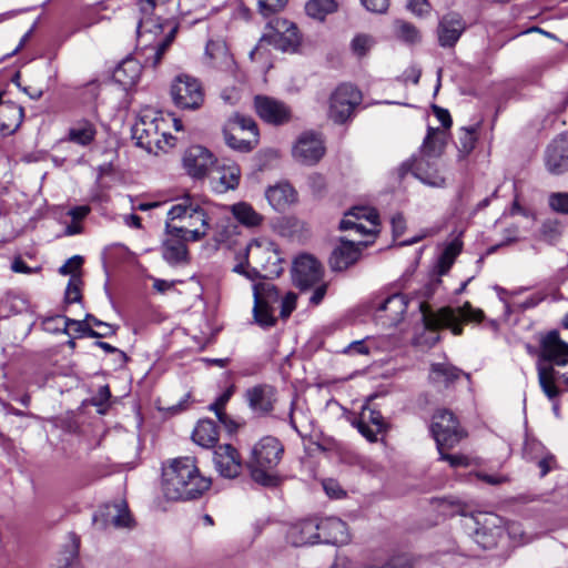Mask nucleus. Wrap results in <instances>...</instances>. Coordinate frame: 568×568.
I'll use <instances>...</instances> for the list:
<instances>
[{
	"instance_id": "nucleus-27",
	"label": "nucleus",
	"mask_w": 568,
	"mask_h": 568,
	"mask_svg": "<svg viewBox=\"0 0 568 568\" xmlns=\"http://www.w3.org/2000/svg\"><path fill=\"white\" fill-rule=\"evenodd\" d=\"M23 108L13 103L6 102L0 106V133L9 135L14 133L23 121Z\"/></svg>"
},
{
	"instance_id": "nucleus-32",
	"label": "nucleus",
	"mask_w": 568,
	"mask_h": 568,
	"mask_svg": "<svg viewBox=\"0 0 568 568\" xmlns=\"http://www.w3.org/2000/svg\"><path fill=\"white\" fill-rule=\"evenodd\" d=\"M187 240L183 236L170 235L163 243V258L170 264H178L187 260Z\"/></svg>"
},
{
	"instance_id": "nucleus-60",
	"label": "nucleus",
	"mask_w": 568,
	"mask_h": 568,
	"mask_svg": "<svg viewBox=\"0 0 568 568\" xmlns=\"http://www.w3.org/2000/svg\"><path fill=\"white\" fill-rule=\"evenodd\" d=\"M343 352L347 355H368L369 348L364 341H355L347 345Z\"/></svg>"
},
{
	"instance_id": "nucleus-20",
	"label": "nucleus",
	"mask_w": 568,
	"mask_h": 568,
	"mask_svg": "<svg viewBox=\"0 0 568 568\" xmlns=\"http://www.w3.org/2000/svg\"><path fill=\"white\" fill-rule=\"evenodd\" d=\"M203 59L206 65L220 70L230 69L233 64V58L222 37L209 39Z\"/></svg>"
},
{
	"instance_id": "nucleus-48",
	"label": "nucleus",
	"mask_w": 568,
	"mask_h": 568,
	"mask_svg": "<svg viewBox=\"0 0 568 568\" xmlns=\"http://www.w3.org/2000/svg\"><path fill=\"white\" fill-rule=\"evenodd\" d=\"M373 45V39L366 34H358L352 41V49L358 57L365 55Z\"/></svg>"
},
{
	"instance_id": "nucleus-54",
	"label": "nucleus",
	"mask_w": 568,
	"mask_h": 568,
	"mask_svg": "<svg viewBox=\"0 0 568 568\" xmlns=\"http://www.w3.org/2000/svg\"><path fill=\"white\" fill-rule=\"evenodd\" d=\"M296 300L297 296L293 292H288L283 298H280L282 318H287L292 314L296 307Z\"/></svg>"
},
{
	"instance_id": "nucleus-59",
	"label": "nucleus",
	"mask_w": 568,
	"mask_h": 568,
	"mask_svg": "<svg viewBox=\"0 0 568 568\" xmlns=\"http://www.w3.org/2000/svg\"><path fill=\"white\" fill-rule=\"evenodd\" d=\"M323 488L327 496L331 498H341L345 495V491L341 487V485L334 479H327L323 481Z\"/></svg>"
},
{
	"instance_id": "nucleus-41",
	"label": "nucleus",
	"mask_w": 568,
	"mask_h": 568,
	"mask_svg": "<svg viewBox=\"0 0 568 568\" xmlns=\"http://www.w3.org/2000/svg\"><path fill=\"white\" fill-rule=\"evenodd\" d=\"M106 516L114 527L124 528L131 526L132 518L125 504H118L112 508L106 507Z\"/></svg>"
},
{
	"instance_id": "nucleus-38",
	"label": "nucleus",
	"mask_w": 568,
	"mask_h": 568,
	"mask_svg": "<svg viewBox=\"0 0 568 568\" xmlns=\"http://www.w3.org/2000/svg\"><path fill=\"white\" fill-rule=\"evenodd\" d=\"M224 129L235 131L237 133H245L248 136H253L255 133L257 140H260L257 124L251 116L234 114L232 118L229 119Z\"/></svg>"
},
{
	"instance_id": "nucleus-44",
	"label": "nucleus",
	"mask_w": 568,
	"mask_h": 568,
	"mask_svg": "<svg viewBox=\"0 0 568 568\" xmlns=\"http://www.w3.org/2000/svg\"><path fill=\"white\" fill-rule=\"evenodd\" d=\"M397 37L405 42L416 43L420 40L419 30L412 23L398 20L395 23Z\"/></svg>"
},
{
	"instance_id": "nucleus-14",
	"label": "nucleus",
	"mask_w": 568,
	"mask_h": 568,
	"mask_svg": "<svg viewBox=\"0 0 568 568\" xmlns=\"http://www.w3.org/2000/svg\"><path fill=\"white\" fill-rule=\"evenodd\" d=\"M325 154V145L322 138L313 132L303 133L293 149L294 158L306 165L316 164Z\"/></svg>"
},
{
	"instance_id": "nucleus-18",
	"label": "nucleus",
	"mask_w": 568,
	"mask_h": 568,
	"mask_svg": "<svg viewBox=\"0 0 568 568\" xmlns=\"http://www.w3.org/2000/svg\"><path fill=\"white\" fill-rule=\"evenodd\" d=\"M213 154L202 145L190 146L183 156V166L193 178H203L213 166Z\"/></svg>"
},
{
	"instance_id": "nucleus-40",
	"label": "nucleus",
	"mask_w": 568,
	"mask_h": 568,
	"mask_svg": "<svg viewBox=\"0 0 568 568\" xmlns=\"http://www.w3.org/2000/svg\"><path fill=\"white\" fill-rule=\"evenodd\" d=\"M336 8L335 0H310L305 6L306 13L318 20H323L326 14L334 12Z\"/></svg>"
},
{
	"instance_id": "nucleus-29",
	"label": "nucleus",
	"mask_w": 568,
	"mask_h": 568,
	"mask_svg": "<svg viewBox=\"0 0 568 568\" xmlns=\"http://www.w3.org/2000/svg\"><path fill=\"white\" fill-rule=\"evenodd\" d=\"M142 71L141 63L134 58L124 59L114 70L113 78L124 88L134 85Z\"/></svg>"
},
{
	"instance_id": "nucleus-56",
	"label": "nucleus",
	"mask_w": 568,
	"mask_h": 568,
	"mask_svg": "<svg viewBox=\"0 0 568 568\" xmlns=\"http://www.w3.org/2000/svg\"><path fill=\"white\" fill-rule=\"evenodd\" d=\"M507 532L509 538H511L517 544H525L529 541V538L526 537L521 525L519 523H510L507 526Z\"/></svg>"
},
{
	"instance_id": "nucleus-3",
	"label": "nucleus",
	"mask_w": 568,
	"mask_h": 568,
	"mask_svg": "<svg viewBox=\"0 0 568 568\" xmlns=\"http://www.w3.org/2000/svg\"><path fill=\"white\" fill-rule=\"evenodd\" d=\"M284 455V446L274 436L262 437L252 448L247 462L252 479L265 487H275L281 478L277 474V466Z\"/></svg>"
},
{
	"instance_id": "nucleus-16",
	"label": "nucleus",
	"mask_w": 568,
	"mask_h": 568,
	"mask_svg": "<svg viewBox=\"0 0 568 568\" xmlns=\"http://www.w3.org/2000/svg\"><path fill=\"white\" fill-rule=\"evenodd\" d=\"M213 463L216 471L224 478H235L242 469L240 453L230 444L220 445L214 450Z\"/></svg>"
},
{
	"instance_id": "nucleus-13",
	"label": "nucleus",
	"mask_w": 568,
	"mask_h": 568,
	"mask_svg": "<svg viewBox=\"0 0 568 568\" xmlns=\"http://www.w3.org/2000/svg\"><path fill=\"white\" fill-rule=\"evenodd\" d=\"M323 270L321 263L312 255L303 254L295 258L292 267L294 284L301 290H307L318 283Z\"/></svg>"
},
{
	"instance_id": "nucleus-9",
	"label": "nucleus",
	"mask_w": 568,
	"mask_h": 568,
	"mask_svg": "<svg viewBox=\"0 0 568 568\" xmlns=\"http://www.w3.org/2000/svg\"><path fill=\"white\" fill-rule=\"evenodd\" d=\"M362 101L363 95L357 88L342 83L329 95L328 118L337 124H344L352 120Z\"/></svg>"
},
{
	"instance_id": "nucleus-39",
	"label": "nucleus",
	"mask_w": 568,
	"mask_h": 568,
	"mask_svg": "<svg viewBox=\"0 0 568 568\" xmlns=\"http://www.w3.org/2000/svg\"><path fill=\"white\" fill-rule=\"evenodd\" d=\"M462 248L463 242L459 239L453 240L445 246L444 251L442 252L438 258L439 274L444 275L449 271L456 257L460 254Z\"/></svg>"
},
{
	"instance_id": "nucleus-19",
	"label": "nucleus",
	"mask_w": 568,
	"mask_h": 568,
	"mask_svg": "<svg viewBox=\"0 0 568 568\" xmlns=\"http://www.w3.org/2000/svg\"><path fill=\"white\" fill-rule=\"evenodd\" d=\"M465 22L460 14L449 12L442 17L437 27L438 43L443 48H452L465 31Z\"/></svg>"
},
{
	"instance_id": "nucleus-37",
	"label": "nucleus",
	"mask_w": 568,
	"mask_h": 568,
	"mask_svg": "<svg viewBox=\"0 0 568 568\" xmlns=\"http://www.w3.org/2000/svg\"><path fill=\"white\" fill-rule=\"evenodd\" d=\"M231 212L242 225L247 227L258 226L263 221V216L245 202L233 204Z\"/></svg>"
},
{
	"instance_id": "nucleus-25",
	"label": "nucleus",
	"mask_w": 568,
	"mask_h": 568,
	"mask_svg": "<svg viewBox=\"0 0 568 568\" xmlns=\"http://www.w3.org/2000/svg\"><path fill=\"white\" fill-rule=\"evenodd\" d=\"M246 399L253 410L267 414L273 410L276 400L275 388L266 384L256 385L246 390Z\"/></svg>"
},
{
	"instance_id": "nucleus-4",
	"label": "nucleus",
	"mask_w": 568,
	"mask_h": 568,
	"mask_svg": "<svg viewBox=\"0 0 568 568\" xmlns=\"http://www.w3.org/2000/svg\"><path fill=\"white\" fill-rule=\"evenodd\" d=\"M168 215L172 221L183 220L186 222L182 226L166 223L165 229L169 235L183 236L185 240L196 242L206 236L210 230L209 209L194 202L190 196L183 197L181 203L174 204Z\"/></svg>"
},
{
	"instance_id": "nucleus-52",
	"label": "nucleus",
	"mask_w": 568,
	"mask_h": 568,
	"mask_svg": "<svg viewBox=\"0 0 568 568\" xmlns=\"http://www.w3.org/2000/svg\"><path fill=\"white\" fill-rule=\"evenodd\" d=\"M82 264L83 257L80 255H74L59 267V273L61 275H77L75 273L81 268Z\"/></svg>"
},
{
	"instance_id": "nucleus-28",
	"label": "nucleus",
	"mask_w": 568,
	"mask_h": 568,
	"mask_svg": "<svg viewBox=\"0 0 568 568\" xmlns=\"http://www.w3.org/2000/svg\"><path fill=\"white\" fill-rule=\"evenodd\" d=\"M266 199L276 211H284L288 205L296 202L297 193L288 183H278L266 190Z\"/></svg>"
},
{
	"instance_id": "nucleus-61",
	"label": "nucleus",
	"mask_w": 568,
	"mask_h": 568,
	"mask_svg": "<svg viewBox=\"0 0 568 568\" xmlns=\"http://www.w3.org/2000/svg\"><path fill=\"white\" fill-rule=\"evenodd\" d=\"M287 31H291L288 37H283L281 34H277L280 37L281 41H286L285 44H281V48L283 50L294 49L300 42L297 34H296L295 26H292L290 29H287Z\"/></svg>"
},
{
	"instance_id": "nucleus-6",
	"label": "nucleus",
	"mask_w": 568,
	"mask_h": 568,
	"mask_svg": "<svg viewBox=\"0 0 568 568\" xmlns=\"http://www.w3.org/2000/svg\"><path fill=\"white\" fill-rule=\"evenodd\" d=\"M445 141L438 129L428 128L427 135L420 148V156L414 161L413 174L423 183L442 187L445 185V179L436 168L437 160L444 152Z\"/></svg>"
},
{
	"instance_id": "nucleus-34",
	"label": "nucleus",
	"mask_w": 568,
	"mask_h": 568,
	"mask_svg": "<svg viewBox=\"0 0 568 568\" xmlns=\"http://www.w3.org/2000/svg\"><path fill=\"white\" fill-rule=\"evenodd\" d=\"M95 134L97 130L90 121L80 120L69 129L68 141L87 146L94 140Z\"/></svg>"
},
{
	"instance_id": "nucleus-26",
	"label": "nucleus",
	"mask_w": 568,
	"mask_h": 568,
	"mask_svg": "<svg viewBox=\"0 0 568 568\" xmlns=\"http://www.w3.org/2000/svg\"><path fill=\"white\" fill-rule=\"evenodd\" d=\"M462 371L449 363H433L429 368L428 381L436 387L447 388L459 379Z\"/></svg>"
},
{
	"instance_id": "nucleus-22",
	"label": "nucleus",
	"mask_w": 568,
	"mask_h": 568,
	"mask_svg": "<svg viewBox=\"0 0 568 568\" xmlns=\"http://www.w3.org/2000/svg\"><path fill=\"white\" fill-rule=\"evenodd\" d=\"M318 540L332 545H343L349 539L346 524L336 517H329L317 521Z\"/></svg>"
},
{
	"instance_id": "nucleus-45",
	"label": "nucleus",
	"mask_w": 568,
	"mask_h": 568,
	"mask_svg": "<svg viewBox=\"0 0 568 568\" xmlns=\"http://www.w3.org/2000/svg\"><path fill=\"white\" fill-rule=\"evenodd\" d=\"M81 284L82 281L79 275H72L70 277L64 295V302L67 304L78 303L81 301Z\"/></svg>"
},
{
	"instance_id": "nucleus-23",
	"label": "nucleus",
	"mask_w": 568,
	"mask_h": 568,
	"mask_svg": "<svg viewBox=\"0 0 568 568\" xmlns=\"http://www.w3.org/2000/svg\"><path fill=\"white\" fill-rule=\"evenodd\" d=\"M358 244H362V242ZM359 256V245H356L353 241L342 239L339 245L331 254L329 265L333 271H345L355 264Z\"/></svg>"
},
{
	"instance_id": "nucleus-15",
	"label": "nucleus",
	"mask_w": 568,
	"mask_h": 568,
	"mask_svg": "<svg viewBox=\"0 0 568 568\" xmlns=\"http://www.w3.org/2000/svg\"><path fill=\"white\" fill-rule=\"evenodd\" d=\"M545 165L551 174L568 171V132L554 139L545 151Z\"/></svg>"
},
{
	"instance_id": "nucleus-10",
	"label": "nucleus",
	"mask_w": 568,
	"mask_h": 568,
	"mask_svg": "<svg viewBox=\"0 0 568 568\" xmlns=\"http://www.w3.org/2000/svg\"><path fill=\"white\" fill-rule=\"evenodd\" d=\"M171 97L176 108L197 110L204 102V90L196 78L180 74L171 84Z\"/></svg>"
},
{
	"instance_id": "nucleus-31",
	"label": "nucleus",
	"mask_w": 568,
	"mask_h": 568,
	"mask_svg": "<svg viewBox=\"0 0 568 568\" xmlns=\"http://www.w3.org/2000/svg\"><path fill=\"white\" fill-rule=\"evenodd\" d=\"M192 438L202 447H214L219 440L216 424L211 419H201L193 430Z\"/></svg>"
},
{
	"instance_id": "nucleus-64",
	"label": "nucleus",
	"mask_w": 568,
	"mask_h": 568,
	"mask_svg": "<svg viewBox=\"0 0 568 568\" xmlns=\"http://www.w3.org/2000/svg\"><path fill=\"white\" fill-rule=\"evenodd\" d=\"M11 268L16 273H23V274H31V273L40 271V267H36V268L29 267L27 265V263L20 257L16 258L12 262Z\"/></svg>"
},
{
	"instance_id": "nucleus-35",
	"label": "nucleus",
	"mask_w": 568,
	"mask_h": 568,
	"mask_svg": "<svg viewBox=\"0 0 568 568\" xmlns=\"http://www.w3.org/2000/svg\"><path fill=\"white\" fill-rule=\"evenodd\" d=\"M225 143L233 150L247 153L255 149L258 144L256 134L248 136L245 133H237L235 131L223 129Z\"/></svg>"
},
{
	"instance_id": "nucleus-12",
	"label": "nucleus",
	"mask_w": 568,
	"mask_h": 568,
	"mask_svg": "<svg viewBox=\"0 0 568 568\" xmlns=\"http://www.w3.org/2000/svg\"><path fill=\"white\" fill-rule=\"evenodd\" d=\"M254 110L262 121L271 125H284L292 120L291 106L273 97L255 95Z\"/></svg>"
},
{
	"instance_id": "nucleus-51",
	"label": "nucleus",
	"mask_w": 568,
	"mask_h": 568,
	"mask_svg": "<svg viewBox=\"0 0 568 568\" xmlns=\"http://www.w3.org/2000/svg\"><path fill=\"white\" fill-rule=\"evenodd\" d=\"M462 135L459 136V143L462 145V150L465 153H469L476 143V129L475 128H463Z\"/></svg>"
},
{
	"instance_id": "nucleus-46",
	"label": "nucleus",
	"mask_w": 568,
	"mask_h": 568,
	"mask_svg": "<svg viewBox=\"0 0 568 568\" xmlns=\"http://www.w3.org/2000/svg\"><path fill=\"white\" fill-rule=\"evenodd\" d=\"M550 209L560 214H568V192H555L549 195Z\"/></svg>"
},
{
	"instance_id": "nucleus-1",
	"label": "nucleus",
	"mask_w": 568,
	"mask_h": 568,
	"mask_svg": "<svg viewBox=\"0 0 568 568\" xmlns=\"http://www.w3.org/2000/svg\"><path fill=\"white\" fill-rule=\"evenodd\" d=\"M537 372L540 388L550 400L559 396L560 381L568 385V343L557 331L549 332L541 339Z\"/></svg>"
},
{
	"instance_id": "nucleus-30",
	"label": "nucleus",
	"mask_w": 568,
	"mask_h": 568,
	"mask_svg": "<svg viewBox=\"0 0 568 568\" xmlns=\"http://www.w3.org/2000/svg\"><path fill=\"white\" fill-rule=\"evenodd\" d=\"M176 30V27L171 28L169 33L162 39L158 40L154 44L145 47V65L156 68L160 64L163 55L175 38Z\"/></svg>"
},
{
	"instance_id": "nucleus-33",
	"label": "nucleus",
	"mask_w": 568,
	"mask_h": 568,
	"mask_svg": "<svg viewBox=\"0 0 568 568\" xmlns=\"http://www.w3.org/2000/svg\"><path fill=\"white\" fill-rule=\"evenodd\" d=\"M253 296L256 313L265 305L273 306L280 302V294L274 284L270 282H260L253 286Z\"/></svg>"
},
{
	"instance_id": "nucleus-63",
	"label": "nucleus",
	"mask_w": 568,
	"mask_h": 568,
	"mask_svg": "<svg viewBox=\"0 0 568 568\" xmlns=\"http://www.w3.org/2000/svg\"><path fill=\"white\" fill-rule=\"evenodd\" d=\"M541 234L549 242H554L559 237V232L557 230V225L555 223H544L541 226Z\"/></svg>"
},
{
	"instance_id": "nucleus-55",
	"label": "nucleus",
	"mask_w": 568,
	"mask_h": 568,
	"mask_svg": "<svg viewBox=\"0 0 568 568\" xmlns=\"http://www.w3.org/2000/svg\"><path fill=\"white\" fill-rule=\"evenodd\" d=\"M443 450H438L439 459L447 462L452 467H467L469 459L465 455H450Z\"/></svg>"
},
{
	"instance_id": "nucleus-21",
	"label": "nucleus",
	"mask_w": 568,
	"mask_h": 568,
	"mask_svg": "<svg viewBox=\"0 0 568 568\" xmlns=\"http://www.w3.org/2000/svg\"><path fill=\"white\" fill-rule=\"evenodd\" d=\"M241 178L240 166L235 163L219 164L211 169V183L212 187L223 193L229 190L237 187Z\"/></svg>"
},
{
	"instance_id": "nucleus-62",
	"label": "nucleus",
	"mask_w": 568,
	"mask_h": 568,
	"mask_svg": "<svg viewBox=\"0 0 568 568\" xmlns=\"http://www.w3.org/2000/svg\"><path fill=\"white\" fill-rule=\"evenodd\" d=\"M433 111L444 128H450L453 121L449 112L446 109H443L438 105H433Z\"/></svg>"
},
{
	"instance_id": "nucleus-49",
	"label": "nucleus",
	"mask_w": 568,
	"mask_h": 568,
	"mask_svg": "<svg viewBox=\"0 0 568 568\" xmlns=\"http://www.w3.org/2000/svg\"><path fill=\"white\" fill-rule=\"evenodd\" d=\"M288 0H258L260 11L263 16L268 17L282 10Z\"/></svg>"
},
{
	"instance_id": "nucleus-53",
	"label": "nucleus",
	"mask_w": 568,
	"mask_h": 568,
	"mask_svg": "<svg viewBox=\"0 0 568 568\" xmlns=\"http://www.w3.org/2000/svg\"><path fill=\"white\" fill-rule=\"evenodd\" d=\"M363 568H413L410 559L406 556H395L390 558L383 566L367 565Z\"/></svg>"
},
{
	"instance_id": "nucleus-47",
	"label": "nucleus",
	"mask_w": 568,
	"mask_h": 568,
	"mask_svg": "<svg viewBox=\"0 0 568 568\" xmlns=\"http://www.w3.org/2000/svg\"><path fill=\"white\" fill-rule=\"evenodd\" d=\"M253 316L255 322L262 327H271L276 323V317L273 314V306L270 305H265V307H262L258 313H256L254 305Z\"/></svg>"
},
{
	"instance_id": "nucleus-8",
	"label": "nucleus",
	"mask_w": 568,
	"mask_h": 568,
	"mask_svg": "<svg viewBox=\"0 0 568 568\" xmlns=\"http://www.w3.org/2000/svg\"><path fill=\"white\" fill-rule=\"evenodd\" d=\"M429 430L438 450L452 449L467 436L456 415L447 408H437L434 412Z\"/></svg>"
},
{
	"instance_id": "nucleus-2",
	"label": "nucleus",
	"mask_w": 568,
	"mask_h": 568,
	"mask_svg": "<svg viewBox=\"0 0 568 568\" xmlns=\"http://www.w3.org/2000/svg\"><path fill=\"white\" fill-rule=\"evenodd\" d=\"M212 485L201 475L193 457H179L163 468L162 489L169 500H189L202 496Z\"/></svg>"
},
{
	"instance_id": "nucleus-36",
	"label": "nucleus",
	"mask_w": 568,
	"mask_h": 568,
	"mask_svg": "<svg viewBox=\"0 0 568 568\" xmlns=\"http://www.w3.org/2000/svg\"><path fill=\"white\" fill-rule=\"evenodd\" d=\"M407 300L403 294H393L388 296L378 307V311H385L389 313V320L393 323L402 321L404 314L407 311Z\"/></svg>"
},
{
	"instance_id": "nucleus-17",
	"label": "nucleus",
	"mask_w": 568,
	"mask_h": 568,
	"mask_svg": "<svg viewBox=\"0 0 568 568\" xmlns=\"http://www.w3.org/2000/svg\"><path fill=\"white\" fill-rule=\"evenodd\" d=\"M352 424L369 442H376L377 435L387 428L381 412L369 404L363 406L359 417L353 420Z\"/></svg>"
},
{
	"instance_id": "nucleus-42",
	"label": "nucleus",
	"mask_w": 568,
	"mask_h": 568,
	"mask_svg": "<svg viewBox=\"0 0 568 568\" xmlns=\"http://www.w3.org/2000/svg\"><path fill=\"white\" fill-rule=\"evenodd\" d=\"M500 523V518L495 515H488L485 518V524L477 528L475 531V540L477 544L481 545L483 548H490L496 544L495 536L491 534L490 536L486 535L487 524L491 525L494 528H498V524Z\"/></svg>"
},
{
	"instance_id": "nucleus-50",
	"label": "nucleus",
	"mask_w": 568,
	"mask_h": 568,
	"mask_svg": "<svg viewBox=\"0 0 568 568\" xmlns=\"http://www.w3.org/2000/svg\"><path fill=\"white\" fill-rule=\"evenodd\" d=\"M406 8L417 17H426L430 13L432 4L428 0H407Z\"/></svg>"
},
{
	"instance_id": "nucleus-24",
	"label": "nucleus",
	"mask_w": 568,
	"mask_h": 568,
	"mask_svg": "<svg viewBox=\"0 0 568 568\" xmlns=\"http://www.w3.org/2000/svg\"><path fill=\"white\" fill-rule=\"evenodd\" d=\"M316 519H305L293 525L287 531L288 541L295 547L314 545L318 540Z\"/></svg>"
},
{
	"instance_id": "nucleus-43",
	"label": "nucleus",
	"mask_w": 568,
	"mask_h": 568,
	"mask_svg": "<svg viewBox=\"0 0 568 568\" xmlns=\"http://www.w3.org/2000/svg\"><path fill=\"white\" fill-rule=\"evenodd\" d=\"M57 320H62L64 322V333H68L69 328H73L80 335H85L92 338H99L98 331H94L91 327L90 321L87 320V317L83 321H78L69 318L67 316H57Z\"/></svg>"
},
{
	"instance_id": "nucleus-57",
	"label": "nucleus",
	"mask_w": 568,
	"mask_h": 568,
	"mask_svg": "<svg viewBox=\"0 0 568 568\" xmlns=\"http://www.w3.org/2000/svg\"><path fill=\"white\" fill-rule=\"evenodd\" d=\"M87 320L90 321V325L92 324V325H94L97 327H101L103 329L102 332H98L99 337H108V336L115 335V327L113 325L102 322L91 314H87Z\"/></svg>"
},
{
	"instance_id": "nucleus-11",
	"label": "nucleus",
	"mask_w": 568,
	"mask_h": 568,
	"mask_svg": "<svg viewBox=\"0 0 568 568\" xmlns=\"http://www.w3.org/2000/svg\"><path fill=\"white\" fill-rule=\"evenodd\" d=\"M378 213L375 209L359 206L345 214L339 223L342 231H355L359 236H372L378 231Z\"/></svg>"
},
{
	"instance_id": "nucleus-5",
	"label": "nucleus",
	"mask_w": 568,
	"mask_h": 568,
	"mask_svg": "<svg viewBox=\"0 0 568 568\" xmlns=\"http://www.w3.org/2000/svg\"><path fill=\"white\" fill-rule=\"evenodd\" d=\"M419 311L424 326L427 329L436 331L447 327L450 328L454 335L463 334V322L479 323L484 320V312L480 308H474L469 302L457 308L442 307L437 312H433L429 305L423 302L419 304Z\"/></svg>"
},
{
	"instance_id": "nucleus-7",
	"label": "nucleus",
	"mask_w": 568,
	"mask_h": 568,
	"mask_svg": "<svg viewBox=\"0 0 568 568\" xmlns=\"http://www.w3.org/2000/svg\"><path fill=\"white\" fill-rule=\"evenodd\" d=\"M164 119L151 110L144 111L132 128V138L136 145L149 153L163 150L164 145H173L174 138L163 131Z\"/></svg>"
},
{
	"instance_id": "nucleus-58",
	"label": "nucleus",
	"mask_w": 568,
	"mask_h": 568,
	"mask_svg": "<svg viewBox=\"0 0 568 568\" xmlns=\"http://www.w3.org/2000/svg\"><path fill=\"white\" fill-rule=\"evenodd\" d=\"M362 4L371 12L384 13L387 11L388 0H361Z\"/></svg>"
}]
</instances>
